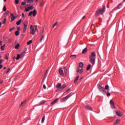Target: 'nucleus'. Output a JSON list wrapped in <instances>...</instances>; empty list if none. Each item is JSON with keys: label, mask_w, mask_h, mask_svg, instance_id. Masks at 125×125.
Wrapping results in <instances>:
<instances>
[{"label": "nucleus", "mask_w": 125, "mask_h": 125, "mask_svg": "<svg viewBox=\"0 0 125 125\" xmlns=\"http://www.w3.org/2000/svg\"><path fill=\"white\" fill-rule=\"evenodd\" d=\"M96 54L94 52H92L91 55L89 56L90 58V62L93 65L95 64V58Z\"/></svg>", "instance_id": "f257e3e1"}, {"label": "nucleus", "mask_w": 125, "mask_h": 125, "mask_svg": "<svg viewBox=\"0 0 125 125\" xmlns=\"http://www.w3.org/2000/svg\"><path fill=\"white\" fill-rule=\"evenodd\" d=\"M73 95V93H70L69 95L66 96L65 97H64L62 99V100L61 101V102L62 103L65 102V101H67V99H69L71 96Z\"/></svg>", "instance_id": "f03ea898"}, {"label": "nucleus", "mask_w": 125, "mask_h": 125, "mask_svg": "<svg viewBox=\"0 0 125 125\" xmlns=\"http://www.w3.org/2000/svg\"><path fill=\"white\" fill-rule=\"evenodd\" d=\"M27 26H28V21H25L23 22V33H26L27 31Z\"/></svg>", "instance_id": "7ed1b4c3"}, {"label": "nucleus", "mask_w": 125, "mask_h": 125, "mask_svg": "<svg viewBox=\"0 0 125 125\" xmlns=\"http://www.w3.org/2000/svg\"><path fill=\"white\" fill-rule=\"evenodd\" d=\"M98 88L99 91H100V92H106V90H105V88L101 86V85H100V84H98Z\"/></svg>", "instance_id": "20e7f679"}, {"label": "nucleus", "mask_w": 125, "mask_h": 125, "mask_svg": "<svg viewBox=\"0 0 125 125\" xmlns=\"http://www.w3.org/2000/svg\"><path fill=\"white\" fill-rule=\"evenodd\" d=\"M36 29H35V26H33V25L30 26V33L32 35H34L36 32Z\"/></svg>", "instance_id": "39448f33"}, {"label": "nucleus", "mask_w": 125, "mask_h": 125, "mask_svg": "<svg viewBox=\"0 0 125 125\" xmlns=\"http://www.w3.org/2000/svg\"><path fill=\"white\" fill-rule=\"evenodd\" d=\"M32 14H33V17H35L36 15H37V10H34L33 11H31L30 12H29L28 16H31Z\"/></svg>", "instance_id": "423d86ee"}, {"label": "nucleus", "mask_w": 125, "mask_h": 125, "mask_svg": "<svg viewBox=\"0 0 125 125\" xmlns=\"http://www.w3.org/2000/svg\"><path fill=\"white\" fill-rule=\"evenodd\" d=\"M100 14H102V12L101 11V9H99L96 11L95 15L96 16H98Z\"/></svg>", "instance_id": "0eeeda50"}, {"label": "nucleus", "mask_w": 125, "mask_h": 125, "mask_svg": "<svg viewBox=\"0 0 125 125\" xmlns=\"http://www.w3.org/2000/svg\"><path fill=\"white\" fill-rule=\"evenodd\" d=\"M116 114L117 116H118V117H122V116H124V113L121 111H116Z\"/></svg>", "instance_id": "6e6552de"}, {"label": "nucleus", "mask_w": 125, "mask_h": 125, "mask_svg": "<svg viewBox=\"0 0 125 125\" xmlns=\"http://www.w3.org/2000/svg\"><path fill=\"white\" fill-rule=\"evenodd\" d=\"M110 106H111V108H112V109H114L115 104H114V102L113 101V100H110Z\"/></svg>", "instance_id": "1a4fd4ad"}, {"label": "nucleus", "mask_w": 125, "mask_h": 125, "mask_svg": "<svg viewBox=\"0 0 125 125\" xmlns=\"http://www.w3.org/2000/svg\"><path fill=\"white\" fill-rule=\"evenodd\" d=\"M62 85V84H61V83H58L56 86V87H57V88H58V89H59V90H61Z\"/></svg>", "instance_id": "9d476101"}, {"label": "nucleus", "mask_w": 125, "mask_h": 125, "mask_svg": "<svg viewBox=\"0 0 125 125\" xmlns=\"http://www.w3.org/2000/svg\"><path fill=\"white\" fill-rule=\"evenodd\" d=\"M85 108L86 110L92 111V108H91V107H90V106H89V105H86L85 106Z\"/></svg>", "instance_id": "9b49d317"}, {"label": "nucleus", "mask_w": 125, "mask_h": 125, "mask_svg": "<svg viewBox=\"0 0 125 125\" xmlns=\"http://www.w3.org/2000/svg\"><path fill=\"white\" fill-rule=\"evenodd\" d=\"M25 104H26V101H24L23 102H21V105H20V107L22 108L23 107H24V106L25 105Z\"/></svg>", "instance_id": "f8f14e48"}, {"label": "nucleus", "mask_w": 125, "mask_h": 125, "mask_svg": "<svg viewBox=\"0 0 125 125\" xmlns=\"http://www.w3.org/2000/svg\"><path fill=\"white\" fill-rule=\"evenodd\" d=\"M10 17H11V20L12 21H14V20H15V16L13 15V14H11Z\"/></svg>", "instance_id": "ddd939ff"}, {"label": "nucleus", "mask_w": 125, "mask_h": 125, "mask_svg": "<svg viewBox=\"0 0 125 125\" xmlns=\"http://www.w3.org/2000/svg\"><path fill=\"white\" fill-rule=\"evenodd\" d=\"M59 73L61 76L64 75V71H63V70L61 68L59 69Z\"/></svg>", "instance_id": "4468645a"}, {"label": "nucleus", "mask_w": 125, "mask_h": 125, "mask_svg": "<svg viewBox=\"0 0 125 125\" xmlns=\"http://www.w3.org/2000/svg\"><path fill=\"white\" fill-rule=\"evenodd\" d=\"M105 10H106V8L105 7V6H103V9L101 10L102 11V15L105 12Z\"/></svg>", "instance_id": "2eb2a0df"}, {"label": "nucleus", "mask_w": 125, "mask_h": 125, "mask_svg": "<svg viewBox=\"0 0 125 125\" xmlns=\"http://www.w3.org/2000/svg\"><path fill=\"white\" fill-rule=\"evenodd\" d=\"M87 52V48H85L82 51V53L83 54H85L86 52Z\"/></svg>", "instance_id": "dca6fc26"}, {"label": "nucleus", "mask_w": 125, "mask_h": 125, "mask_svg": "<svg viewBox=\"0 0 125 125\" xmlns=\"http://www.w3.org/2000/svg\"><path fill=\"white\" fill-rule=\"evenodd\" d=\"M63 70H64V74H65V76H67V68H66V66L64 67Z\"/></svg>", "instance_id": "f3484780"}, {"label": "nucleus", "mask_w": 125, "mask_h": 125, "mask_svg": "<svg viewBox=\"0 0 125 125\" xmlns=\"http://www.w3.org/2000/svg\"><path fill=\"white\" fill-rule=\"evenodd\" d=\"M121 122V120L118 119L116 120V122L114 123V124H113V125H117V124H119V123Z\"/></svg>", "instance_id": "a211bd4d"}, {"label": "nucleus", "mask_w": 125, "mask_h": 125, "mask_svg": "<svg viewBox=\"0 0 125 125\" xmlns=\"http://www.w3.org/2000/svg\"><path fill=\"white\" fill-rule=\"evenodd\" d=\"M123 7V3H120L119 5L117 6L118 9H120Z\"/></svg>", "instance_id": "6ab92c4d"}, {"label": "nucleus", "mask_w": 125, "mask_h": 125, "mask_svg": "<svg viewBox=\"0 0 125 125\" xmlns=\"http://www.w3.org/2000/svg\"><path fill=\"white\" fill-rule=\"evenodd\" d=\"M80 72V74H82L83 73V69H81L80 70V68H78V70H77V73H79Z\"/></svg>", "instance_id": "aec40b11"}, {"label": "nucleus", "mask_w": 125, "mask_h": 125, "mask_svg": "<svg viewBox=\"0 0 125 125\" xmlns=\"http://www.w3.org/2000/svg\"><path fill=\"white\" fill-rule=\"evenodd\" d=\"M57 100H58V99H55L54 101H53L51 103V105H54L56 102H57Z\"/></svg>", "instance_id": "412c9836"}, {"label": "nucleus", "mask_w": 125, "mask_h": 125, "mask_svg": "<svg viewBox=\"0 0 125 125\" xmlns=\"http://www.w3.org/2000/svg\"><path fill=\"white\" fill-rule=\"evenodd\" d=\"M70 57L72 59H76V58H77V55H71Z\"/></svg>", "instance_id": "4be33fe9"}, {"label": "nucleus", "mask_w": 125, "mask_h": 125, "mask_svg": "<svg viewBox=\"0 0 125 125\" xmlns=\"http://www.w3.org/2000/svg\"><path fill=\"white\" fill-rule=\"evenodd\" d=\"M25 51H23L21 54V58H23L24 57V55H25Z\"/></svg>", "instance_id": "5701e85b"}, {"label": "nucleus", "mask_w": 125, "mask_h": 125, "mask_svg": "<svg viewBox=\"0 0 125 125\" xmlns=\"http://www.w3.org/2000/svg\"><path fill=\"white\" fill-rule=\"evenodd\" d=\"M67 86L65 84H63L62 86V87L61 88V90H63L65 87H66Z\"/></svg>", "instance_id": "b1692460"}, {"label": "nucleus", "mask_w": 125, "mask_h": 125, "mask_svg": "<svg viewBox=\"0 0 125 125\" xmlns=\"http://www.w3.org/2000/svg\"><path fill=\"white\" fill-rule=\"evenodd\" d=\"M79 67L80 68H83V62H80L79 63Z\"/></svg>", "instance_id": "393cba45"}, {"label": "nucleus", "mask_w": 125, "mask_h": 125, "mask_svg": "<svg viewBox=\"0 0 125 125\" xmlns=\"http://www.w3.org/2000/svg\"><path fill=\"white\" fill-rule=\"evenodd\" d=\"M19 46H20V44L18 43L17 45H16L15 48L16 49H18V48H19Z\"/></svg>", "instance_id": "a878e982"}, {"label": "nucleus", "mask_w": 125, "mask_h": 125, "mask_svg": "<svg viewBox=\"0 0 125 125\" xmlns=\"http://www.w3.org/2000/svg\"><path fill=\"white\" fill-rule=\"evenodd\" d=\"M79 78H80V76H77L76 77V79L74 80V83H77V82H78V80H79Z\"/></svg>", "instance_id": "bb28decb"}, {"label": "nucleus", "mask_w": 125, "mask_h": 125, "mask_svg": "<svg viewBox=\"0 0 125 125\" xmlns=\"http://www.w3.org/2000/svg\"><path fill=\"white\" fill-rule=\"evenodd\" d=\"M16 24L18 26H19V25H20V24H21V20H19V21H18L16 22Z\"/></svg>", "instance_id": "cd10ccee"}, {"label": "nucleus", "mask_w": 125, "mask_h": 125, "mask_svg": "<svg viewBox=\"0 0 125 125\" xmlns=\"http://www.w3.org/2000/svg\"><path fill=\"white\" fill-rule=\"evenodd\" d=\"M20 57H21V56L19 54H18L17 57L16 58V60H19V59H20Z\"/></svg>", "instance_id": "c85d7f7f"}, {"label": "nucleus", "mask_w": 125, "mask_h": 125, "mask_svg": "<svg viewBox=\"0 0 125 125\" xmlns=\"http://www.w3.org/2000/svg\"><path fill=\"white\" fill-rule=\"evenodd\" d=\"M32 42H33V41H32V40H30L29 41H28L27 42V45H29L31 44V43H32Z\"/></svg>", "instance_id": "c756f323"}, {"label": "nucleus", "mask_w": 125, "mask_h": 125, "mask_svg": "<svg viewBox=\"0 0 125 125\" xmlns=\"http://www.w3.org/2000/svg\"><path fill=\"white\" fill-rule=\"evenodd\" d=\"M90 67H91V65L90 64L88 65L86 68L87 71H89V69H90Z\"/></svg>", "instance_id": "7c9ffc66"}, {"label": "nucleus", "mask_w": 125, "mask_h": 125, "mask_svg": "<svg viewBox=\"0 0 125 125\" xmlns=\"http://www.w3.org/2000/svg\"><path fill=\"white\" fill-rule=\"evenodd\" d=\"M43 4H44V2H43V1H42L40 2V6H43Z\"/></svg>", "instance_id": "2f4dec72"}, {"label": "nucleus", "mask_w": 125, "mask_h": 125, "mask_svg": "<svg viewBox=\"0 0 125 125\" xmlns=\"http://www.w3.org/2000/svg\"><path fill=\"white\" fill-rule=\"evenodd\" d=\"M15 35L16 36H19V31H16L15 32Z\"/></svg>", "instance_id": "473e14b6"}, {"label": "nucleus", "mask_w": 125, "mask_h": 125, "mask_svg": "<svg viewBox=\"0 0 125 125\" xmlns=\"http://www.w3.org/2000/svg\"><path fill=\"white\" fill-rule=\"evenodd\" d=\"M28 3H32L34 2V0H27Z\"/></svg>", "instance_id": "72a5a7b5"}, {"label": "nucleus", "mask_w": 125, "mask_h": 125, "mask_svg": "<svg viewBox=\"0 0 125 125\" xmlns=\"http://www.w3.org/2000/svg\"><path fill=\"white\" fill-rule=\"evenodd\" d=\"M44 120H45V116H44L42 118V123H43V122H44Z\"/></svg>", "instance_id": "f704fd0d"}, {"label": "nucleus", "mask_w": 125, "mask_h": 125, "mask_svg": "<svg viewBox=\"0 0 125 125\" xmlns=\"http://www.w3.org/2000/svg\"><path fill=\"white\" fill-rule=\"evenodd\" d=\"M105 89H106L107 90H109V85H106L105 86Z\"/></svg>", "instance_id": "c9c22d12"}, {"label": "nucleus", "mask_w": 125, "mask_h": 125, "mask_svg": "<svg viewBox=\"0 0 125 125\" xmlns=\"http://www.w3.org/2000/svg\"><path fill=\"white\" fill-rule=\"evenodd\" d=\"M107 96H110L111 94H110V93L109 92V90H107Z\"/></svg>", "instance_id": "e433bc0d"}, {"label": "nucleus", "mask_w": 125, "mask_h": 125, "mask_svg": "<svg viewBox=\"0 0 125 125\" xmlns=\"http://www.w3.org/2000/svg\"><path fill=\"white\" fill-rule=\"evenodd\" d=\"M58 24V22H56L54 25H53V28H54L55 27V26H57V24Z\"/></svg>", "instance_id": "4c0bfd02"}, {"label": "nucleus", "mask_w": 125, "mask_h": 125, "mask_svg": "<svg viewBox=\"0 0 125 125\" xmlns=\"http://www.w3.org/2000/svg\"><path fill=\"white\" fill-rule=\"evenodd\" d=\"M4 46H5V44H4L3 46H1V50H4Z\"/></svg>", "instance_id": "58836bf2"}, {"label": "nucleus", "mask_w": 125, "mask_h": 125, "mask_svg": "<svg viewBox=\"0 0 125 125\" xmlns=\"http://www.w3.org/2000/svg\"><path fill=\"white\" fill-rule=\"evenodd\" d=\"M45 103V102L44 101H42L40 102V105H42V104H44Z\"/></svg>", "instance_id": "ea45409f"}, {"label": "nucleus", "mask_w": 125, "mask_h": 125, "mask_svg": "<svg viewBox=\"0 0 125 125\" xmlns=\"http://www.w3.org/2000/svg\"><path fill=\"white\" fill-rule=\"evenodd\" d=\"M3 11H6V6H5V5H4V6H3Z\"/></svg>", "instance_id": "a19ab883"}, {"label": "nucleus", "mask_w": 125, "mask_h": 125, "mask_svg": "<svg viewBox=\"0 0 125 125\" xmlns=\"http://www.w3.org/2000/svg\"><path fill=\"white\" fill-rule=\"evenodd\" d=\"M30 10V8H29V7H27L26 8H25V11H26L27 12H28V11H29Z\"/></svg>", "instance_id": "79ce46f5"}, {"label": "nucleus", "mask_w": 125, "mask_h": 125, "mask_svg": "<svg viewBox=\"0 0 125 125\" xmlns=\"http://www.w3.org/2000/svg\"><path fill=\"white\" fill-rule=\"evenodd\" d=\"M6 23V19H4V21L2 22V24H5Z\"/></svg>", "instance_id": "37998d69"}, {"label": "nucleus", "mask_w": 125, "mask_h": 125, "mask_svg": "<svg viewBox=\"0 0 125 125\" xmlns=\"http://www.w3.org/2000/svg\"><path fill=\"white\" fill-rule=\"evenodd\" d=\"M44 38V36L43 35H42V37L40 38V41L42 42V41L43 39Z\"/></svg>", "instance_id": "c03bdc74"}, {"label": "nucleus", "mask_w": 125, "mask_h": 125, "mask_svg": "<svg viewBox=\"0 0 125 125\" xmlns=\"http://www.w3.org/2000/svg\"><path fill=\"white\" fill-rule=\"evenodd\" d=\"M14 29H15V27H13V28H10V29H9V31L10 32H12V31L13 30H14Z\"/></svg>", "instance_id": "a18cd8bd"}, {"label": "nucleus", "mask_w": 125, "mask_h": 125, "mask_svg": "<svg viewBox=\"0 0 125 125\" xmlns=\"http://www.w3.org/2000/svg\"><path fill=\"white\" fill-rule=\"evenodd\" d=\"M15 3L16 4H18L19 3V0H15Z\"/></svg>", "instance_id": "49530a36"}, {"label": "nucleus", "mask_w": 125, "mask_h": 125, "mask_svg": "<svg viewBox=\"0 0 125 125\" xmlns=\"http://www.w3.org/2000/svg\"><path fill=\"white\" fill-rule=\"evenodd\" d=\"M10 71V68H9L7 70V71L6 72V74H8Z\"/></svg>", "instance_id": "de8ad7c7"}, {"label": "nucleus", "mask_w": 125, "mask_h": 125, "mask_svg": "<svg viewBox=\"0 0 125 125\" xmlns=\"http://www.w3.org/2000/svg\"><path fill=\"white\" fill-rule=\"evenodd\" d=\"M29 8V10H32L34 8V7L33 6H29L28 7Z\"/></svg>", "instance_id": "09e8293b"}, {"label": "nucleus", "mask_w": 125, "mask_h": 125, "mask_svg": "<svg viewBox=\"0 0 125 125\" xmlns=\"http://www.w3.org/2000/svg\"><path fill=\"white\" fill-rule=\"evenodd\" d=\"M21 5H26V2H21Z\"/></svg>", "instance_id": "8fccbe9b"}, {"label": "nucleus", "mask_w": 125, "mask_h": 125, "mask_svg": "<svg viewBox=\"0 0 125 125\" xmlns=\"http://www.w3.org/2000/svg\"><path fill=\"white\" fill-rule=\"evenodd\" d=\"M43 88H44V89H46V86H45V84H43Z\"/></svg>", "instance_id": "3c124183"}, {"label": "nucleus", "mask_w": 125, "mask_h": 125, "mask_svg": "<svg viewBox=\"0 0 125 125\" xmlns=\"http://www.w3.org/2000/svg\"><path fill=\"white\" fill-rule=\"evenodd\" d=\"M70 90V88L66 90V92L69 93V91Z\"/></svg>", "instance_id": "603ef678"}, {"label": "nucleus", "mask_w": 125, "mask_h": 125, "mask_svg": "<svg viewBox=\"0 0 125 125\" xmlns=\"http://www.w3.org/2000/svg\"><path fill=\"white\" fill-rule=\"evenodd\" d=\"M21 29V28L20 27H18L17 28V30H18V31H20Z\"/></svg>", "instance_id": "864d4df0"}, {"label": "nucleus", "mask_w": 125, "mask_h": 125, "mask_svg": "<svg viewBox=\"0 0 125 125\" xmlns=\"http://www.w3.org/2000/svg\"><path fill=\"white\" fill-rule=\"evenodd\" d=\"M85 18H86L85 16H83V17L82 18V20H83V19H85Z\"/></svg>", "instance_id": "5fc2aeb1"}, {"label": "nucleus", "mask_w": 125, "mask_h": 125, "mask_svg": "<svg viewBox=\"0 0 125 125\" xmlns=\"http://www.w3.org/2000/svg\"><path fill=\"white\" fill-rule=\"evenodd\" d=\"M5 58L7 60V59H8V57H7V55H5Z\"/></svg>", "instance_id": "6e6d98bb"}, {"label": "nucleus", "mask_w": 125, "mask_h": 125, "mask_svg": "<svg viewBox=\"0 0 125 125\" xmlns=\"http://www.w3.org/2000/svg\"><path fill=\"white\" fill-rule=\"evenodd\" d=\"M23 51H25V53H26V51H27V48H25Z\"/></svg>", "instance_id": "4d7b16f0"}, {"label": "nucleus", "mask_w": 125, "mask_h": 125, "mask_svg": "<svg viewBox=\"0 0 125 125\" xmlns=\"http://www.w3.org/2000/svg\"><path fill=\"white\" fill-rule=\"evenodd\" d=\"M1 68H2V65L0 64V70L1 69Z\"/></svg>", "instance_id": "13d9d810"}, {"label": "nucleus", "mask_w": 125, "mask_h": 125, "mask_svg": "<svg viewBox=\"0 0 125 125\" xmlns=\"http://www.w3.org/2000/svg\"><path fill=\"white\" fill-rule=\"evenodd\" d=\"M2 43V42L1 41H0V45H1Z\"/></svg>", "instance_id": "bf43d9fd"}, {"label": "nucleus", "mask_w": 125, "mask_h": 125, "mask_svg": "<svg viewBox=\"0 0 125 125\" xmlns=\"http://www.w3.org/2000/svg\"><path fill=\"white\" fill-rule=\"evenodd\" d=\"M47 73V70L46 71V72L45 73L44 76H45Z\"/></svg>", "instance_id": "052dcab7"}, {"label": "nucleus", "mask_w": 125, "mask_h": 125, "mask_svg": "<svg viewBox=\"0 0 125 125\" xmlns=\"http://www.w3.org/2000/svg\"><path fill=\"white\" fill-rule=\"evenodd\" d=\"M1 63H2V60H1L0 61V64H1Z\"/></svg>", "instance_id": "680f3d73"}, {"label": "nucleus", "mask_w": 125, "mask_h": 125, "mask_svg": "<svg viewBox=\"0 0 125 125\" xmlns=\"http://www.w3.org/2000/svg\"><path fill=\"white\" fill-rule=\"evenodd\" d=\"M3 83V81H1V82H0V84H1V83Z\"/></svg>", "instance_id": "e2e57ef3"}, {"label": "nucleus", "mask_w": 125, "mask_h": 125, "mask_svg": "<svg viewBox=\"0 0 125 125\" xmlns=\"http://www.w3.org/2000/svg\"><path fill=\"white\" fill-rule=\"evenodd\" d=\"M35 30H38V28H37V25L35 26Z\"/></svg>", "instance_id": "0e129e2a"}, {"label": "nucleus", "mask_w": 125, "mask_h": 125, "mask_svg": "<svg viewBox=\"0 0 125 125\" xmlns=\"http://www.w3.org/2000/svg\"><path fill=\"white\" fill-rule=\"evenodd\" d=\"M22 17H24V13H22Z\"/></svg>", "instance_id": "69168bd1"}, {"label": "nucleus", "mask_w": 125, "mask_h": 125, "mask_svg": "<svg viewBox=\"0 0 125 125\" xmlns=\"http://www.w3.org/2000/svg\"><path fill=\"white\" fill-rule=\"evenodd\" d=\"M3 69H6V67H4Z\"/></svg>", "instance_id": "338daca9"}, {"label": "nucleus", "mask_w": 125, "mask_h": 125, "mask_svg": "<svg viewBox=\"0 0 125 125\" xmlns=\"http://www.w3.org/2000/svg\"><path fill=\"white\" fill-rule=\"evenodd\" d=\"M14 59H15V57L13 58V60H14Z\"/></svg>", "instance_id": "774afa93"}]
</instances>
